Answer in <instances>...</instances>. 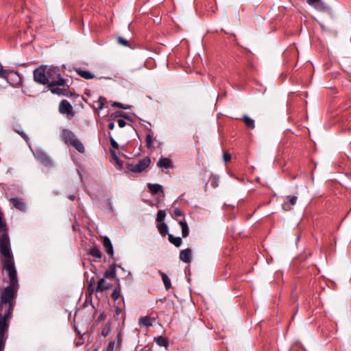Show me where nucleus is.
<instances>
[{"label": "nucleus", "instance_id": "1", "mask_svg": "<svg viewBox=\"0 0 351 351\" xmlns=\"http://www.w3.org/2000/svg\"><path fill=\"white\" fill-rule=\"evenodd\" d=\"M47 77L48 87L65 86V80L61 77L60 69L57 66H47Z\"/></svg>", "mask_w": 351, "mask_h": 351}, {"label": "nucleus", "instance_id": "2", "mask_svg": "<svg viewBox=\"0 0 351 351\" xmlns=\"http://www.w3.org/2000/svg\"><path fill=\"white\" fill-rule=\"evenodd\" d=\"M62 138L66 144H69L81 154L85 152V148L82 142L76 137L73 132L68 129L62 131Z\"/></svg>", "mask_w": 351, "mask_h": 351}, {"label": "nucleus", "instance_id": "3", "mask_svg": "<svg viewBox=\"0 0 351 351\" xmlns=\"http://www.w3.org/2000/svg\"><path fill=\"white\" fill-rule=\"evenodd\" d=\"M19 287H12L10 285L7 286L3 291L1 294V302L2 304H8L7 311H10L12 308V313L13 312L14 307V299L17 295V292Z\"/></svg>", "mask_w": 351, "mask_h": 351}, {"label": "nucleus", "instance_id": "4", "mask_svg": "<svg viewBox=\"0 0 351 351\" xmlns=\"http://www.w3.org/2000/svg\"><path fill=\"white\" fill-rule=\"evenodd\" d=\"M0 254L4 257L3 261H14V257L10 248V239L8 232L4 231L0 234Z\"/></svg>", "mask_w": 351, "mask_h": 351}, {"label": "nucleus", "instance_id": "5", "mask_svg": "<svg viewBox=\"0 0 351 351\" xmlns=\"http://www.w3.org/2000/svg\"><path fill=\"white\" fill-rule=\"evenodd\" d=\"M3 269L8 272L10 278L9 285L12 287H19V280L17 277L16 269L14 266V261H6L3 262Z\"/></svg>", "mask_w": 351, "mask_h": 351}, {"label": "nucleus", "instance_id": "6", "mask_svg": "<svg viewBox=\"0 0 351 351\" xmlns=\"http://www.w3.org/2000/svg\"><path fill=\"white\" fill-rule=\"evenodd\" d=\"M34 80L38 84L47 85L49 80L47 77V65H41L33 71Z\"/></svg>", "mask_w": 351, "mask_h": 351}, {"label": "nucleus", "instance_id": "7", "mask_svg": "<svg viewBox=\"0 0 351 351\" xmlns=\"http://www.w3.org/2000/svg\"><path fill=\"white\" fill-rule=\"evenodd\" d=\"M151 160L145 157L140 160L137 164L127 163L126 167L129 171L132 173H141L145 171L150 165Z\"/></svg>", "mask_w": 351, "mask_h": 351}, {"label": "nucleus", "instance_id": "8", "mask_svg": "<svg viewBox=\"0 0 351 351\" xmlns=\"http://www.w3.org/2000/svg\"><path fill=\"white\" fill-rule=\"evenodd\" d=\"M5 79L12 86H16L21 84V78L18 72L4 69V76L0 77Z\"/></svg>", "mask_w": 351, "mask_h": 351}, {"label": "nucleus", "instance_id": "9", "mask_svg": "<svg viewBox=\"0 0 351 351\" xmlns=\"http://www.w3.org/2000/svg\"><path fill=\"white\" fill-rule=\"evenodd\" d=\"M12 308L10 311H6L3 315L0 314V337H7L6 332L9 328V319L12 316Z\"/></svg>", "mask_w": 351, "mask_h": 351}, {"label": "nucleus", "instance_id": "10", "mask_svg": "<svg viewBox=\"0 0 351 351\" xmlns=\"http://www.w3.org/2000/svg\"><path fill=\"white\" fill-rule=\"evenodd\" d=\"M34 155L36 159L43 165L47 167H51L53 166L52 160L48 156V155L42 149H36V151L34 152Z\"/></svg>", "mask_w": 351, "mask_h": 351}, {"label": "nucleus", "instance_id": "11", "mask_svg": "<svg viewBox=\"0 0 351 351\" xmlns=\"http://www.w3.org/2000/svg\"><path fill=\"white\" fill-rule=\"evenodd\" d=\"M59 112L68 116H74L71 104L66 99L62 100L59 104Z\"/></svg>", "mask_w": 351, "mask_h": 351}, {"label": "nucleus", "instance_id": "12", "mask_svg": "<svg viewBox=\"0 0 351 351\" xmlns=\"http://www.w3.org/2000/svg\"><path fill=\"white\" fill-rule=\"evenodd\" d=\"M48 88L52 93L58 95H64V96H66V97H69L71 95V93L69 89V85H67L66 84H65V86H62V88L55 87V86L48 87Z\"/></svg>", "mask_w": 351, "mask_h": 351}, {"label": "nucleus", "instance_id": "13", "mask_svg": "<svg viewBox=\"0 0 351 351\" xmlns=\"http://www.w3.org/2000/svg\"><path fill=\"white\" fill-rule=\"evenodd\" d=\"M148 131H149V134H147L145 137L146 147L148 149H156V147H160V143L158 141H157L156 138H154L152 137V136L151 135V132H152L151 129H149Z\"/></svg>", "mask_w": 351, "mask_h": 351}, {"label": "nucleus", "instance_id": "14", "mask_svg": "<svg viewBox=\"0 0 351 351\" xmlns=\"http://www.w3.org/2000/svg\"><path fill=\"white\" fill-rule=\"evenodd\" d=\"M179 258L182 262L185 263H190L192 260L191 250L186 248L181 250L180 252Z\"/></svg>", "mask_w": 351, "mask_h": 351}, {"label": "nucleus", "instance_id": "15", "mask_svg": "<svg viewBox=\"0 0 351 351\" xmlns=\"http://www.w3.org/2000/svg\"><path fill=\"white\" fill-rule=\"evenodd\" d=\"M10 202L13 205V206L16 209L21 211L25 210L26 205L22 199L17 197H12L10 199Z\"/></svg>", "mask_w": 351, "mask_h": 351}, {"label": "nucleus", "instance_id": "16", "mask_svg": "<svg viewBox=\"0 0 351 351\" xmlns=\"http://www.w3.org/2000/svg\"><path fill=\"white\" fill-rule=\"evenodd\" d=\"M103 245L106 249V253L109 255L110 258L113 257L114 250L112 244L108 237H103Z\"/></svg>", "mask_w": 351, "mask_h": 351}, {"label": "nucleus", "instance_id": "17", "mask_svg": "<svg viewBox=\"0 0 351 351\" xmlns=\"http://www.w3.org/2000/svg\"><path fill=\"white\" fill-rule=\"evenodd\" d=\"M111 286L112 285L106 282L104 278H101L97 282L95 291L97 292H103L105 290L110 289Z\"/></svg>", "mask_w": 351, "mask_h": 351}, {"label": "nucleus", "instance_id": "18", "mask_svg": "<svg viewBox=\"0 0 351 351\" xmlns=\"http://www.w3.org/2000/svg\"><path fill=\"white\" fill-rule=\"evenodd\" d=\"M287 198L289 199V202H284L282 204L283 210L286 211L291 210L292 208V206L296 204L298 199V197L296 196H287Z\"/></svg>", "mask_w": 351, "mask_h": 351}, {"label": "nucleus", "instance_id": "19", "mask_svg": "<svg viewBox=\"0 0 351 351\" xmlns=\"http://www.w3.org/2000/svg\"><path fill=\"white\" fill-rule=\"evenodd\" d=\"M147 186L149 191V192L152 193V195H156L158 193H163V188L162 186L159 184H152L148 183L147 184Z\"/></svg>", "mask_w": 351, "mask_h": 351}, {"label": "nucleus", "instance_id": "20", "mask_svg": "<svg viewBox=\"0 0 351 351\" xmlns=\"http://www.w3.org/2000/svg\"><path fill=\"white\" fill-rule=\"evenodd\" d=\"M75 71L78 75L86 80H91L95 77V75L88 71L81 69H75Z\"/></svg>", "mask_w": 351, "mask_h": 351}, {"label": "nucleus", "instance_id": "21", "mask_svg": "<svg viewBox=\"0 0 351 351\" xmlns=\"http://www.w3.org/2000/svg\"><path fill=\"white\" fill-rule=\"evenodd\" d=\"M157 165L161 168L168 169L172 167V161L168 158H161Z\"/></svg>", "mask_w": 351, "mask_h": 351}, {"label": "nucleus", "instance_id": "22", "mask_svg": "<svg viewBox=\"0 0 351 351\" xmlns=\"http://www.w3.org/2000/svg\"><path fill=\"white\" fill-rule=\"evenodd\" d=\"M117 267L115 264H112L109 269L104 272V276L106 278H113L116 277V267Z\"/></svg>", "mask_w": 351, "mask_h": 351}, {"label": "nucleus", "instance_id": "23", "mask_svg": "<svg viewBox=\"0 0 351 351\" xmlns=\"http://www.w3.org/2000/svg\"><path fill=\"white\" fill-rule=\"evenodd\" d=\"M158 272H159L160 275L161 276V278H162V280L164 283L165 289L167 290H169L171 287V280L169 279V278L168 277V276L166 274L163 273L161 271H159Z\"/></svg>", "mask_w": 351, "mask_h": 351}, {"label": "nucleus", "instance_id": "24", "mask_svg": "<svg viewBox=\"0 0 351 351\" xmlns=\"http://www.w3.org/2000/svg\"><path fill=\"white\" fill-rule=\"evenodd\" d=\"M157 228L159 232V233L162 236L165 237L168 234L169 228L167 225L164 223H158L157 224Z\"/></svg>", "mask_w": 351, "mask_h": 351}, {"label": "nucleus", "instance_id": "25", "mask_svg": "<svg viewBox=\"0 0 351 351\" xmlns=\"http://www.w3.org/2000/svg\"><path fill=\"white\" fill-rule=\"evenodd\" d=\"M182 228V235L183 237H186L189 234V226L185 220L180 221L178 222Z\"/></svg>", "mask_w": 351, "mask_h": 351}, {"label": "nucleus", "instance_id": "26", "mask_svg": "<svg viewBox=\"0 0 351 351\" xmlns=\"http://www.w3.org/2000/svg\"><path fill=\"white\" fill-rule=\"evenodd\" d=\"M155 341L159 346L165 348L169 346V340L162 336H158L156 337Z\"/></svg>", "mask_w": 351, "mask_h": 351}, {"label": "nucleus", "instance_id": "27", "mask_svg": "<svg viewBox=\"0 0 351 351\" xmlns=\"http://www.w3.org/2000/svg\"><path fill=\"white\" fill-rule=\"evenodd\" d=\"M169 241L171 243L173 244L176 247H178L182 245V239L180 237H175L169 234L168 236Z\"/></svg>", "mask_w": 351, "mask_h": 351}, {"label": "nucleus", "instance_id": "28", "mask_svg": "<svg viewBox=\"0 0 351 351\" xmlns=\"http://www.w3.org/2000/svg\"><path fill=\"white\" fill-rule=\"evenodd\" d=\"M89 254L94 258L100 259L102 254L98 247H94L90 250Z\"/></svg>", "mask_w": 351, "mask_h": 351}, {"label": "nucleus", "instance_id": "29", "mask_svg": "<svg viewBox=\"0 0 351 351\" xmlns=\"http://www.w3.org/2000/svg\"><path fill=\"white\" fill-rule=\"evenodd\" d=\"M313 8L319 12H326L328 10V6L322 1V0H319Z\"/></svg>", "mask_w": 351, "mask_h": 351}, {"label": "nucleus", "instance_id": "30", "mask_svg": "<svg viewBox=\"0 0 351 351\" xmlns=\"http://www.w3.org/2000/svg\"><path fill=\"white\" fill-rule=\"evenodd\" d=\"M243 120L245 125L250 129H254L255 128L254 121L247 115H244Z\"/></svg>", "mask_w": 351, "mask_h": 351}, {"label": "nucleus", "instance_id": "31", "mask_svg": "<svg viewBox=\"0 0 351 351\" xmlns=\"http://www.w3.org/2000/svg\"><path fill=\"white\" fill-rule=\"evenodd\" d=\"M120 296H121V286H120V284L118 283L117 287H116L114 289V290L112 291L111 297L113 300L116 301L119 298Z\"/></svg>", "mask_w": 351, "mask_h": 351}, {"label": "nucleus", "instance_id": "32", "mask_svg": "<svg viewBox=\"0 0 351 351\" xmlns=\"http://www.w3.org/2000/svg\"><path fill=\"white\" fill-rule=\"evenodd\" d=\"M139 324L145 326L147 327L151 326L152 325V320L149 317H141L139 319Z\"/></svg>", "mask_w": 351, "mask_h": 351}, {"label": "nucleus", "instance_id": "33", "mask_svg": "<svg viewBox=\"0 0 351 351\" xmlns=\"http://www.w3.org/2000/svg\"><path fill=\"white\" fill-rule=\"evenodd\" d=\"M110 154L112 159L116 162V164L119 166V169H121L123 167V162L121 161L118 156L117 155L115 151L110 149Z\"/></svg>", "mask_w": 351, "mask_h": 351}, {"label": "nucleus", "instance_id": "34", "mask_svg": "<svg viewBox=\"0 0 351 351\" xmlns=\"http://www.w3.org/2000/svg\"><path fill=\"white\" fill-rule=\"evenodd\" d=\"M166 217V213L164 210H160L158 211L157 216H156V221L158 223H162L163 222L165 218Z\"/></svg>", "mask_w": 351, "mask_h": 351}, {"label": "nucleus", "instance_id": "35", "mask_svg": "<svg viewBox=\"0 0 351 351\" xmlns=\"http://www.w3.org/2000/svg\"><path fill=\"white\" fill-rule=\"evenodd\" d=\"M14 131L18 133L25 141H27L28 137L26 134L21 129V126L17 125L14 128Z\"/></svg>", "mask_w": 351, "mask_h": 351}, {"label": "nucleus", "instance_id": "36", "mask_svg": "<svg viewBox=\"0 0 351 351\" xmlns=\"http://www.w3.org/2000/svg\"><path fill=\"white\" fill-rule=\"evenodd\" d=\"M106 102V99L104 97H100L99 99L96 101V104L98 105L97 109L99 110L104 108L105 104Z\"/></svg>", "mask_w": 351, "mask_h": 351}, {"label": "nucleus", "instance_id": "37", "mask_svg": "<svg viewBox=\"0 0 351 351\" xmlns=\"http://www.w3.org/2000/svg\"><path fill=\"white\" fill-rule=\"evenodd\" d=\"M110 331H111L110 325L109 324H106L104 326V328L101 330V335L104 337H107L110 334Z\"/></svg>", "mask_w": 351, "mask_h": 351}, {"label": "nucleus", "instance_id": "38", "mask_svg": "<svg viewBox=\"0 0 351 351\" xmlns=\"http://www.w3.org/2000/svg\"><path fill=\"white\" fill-rule=\"evenodd\" d=\"M117 42L119 45L124 46V47H130V46L129 41L127 39H125L121 36L117 37Z\"/></svg>", "mask_w": 351, "mask_h": 351}, {"label": "nucleus", "instance_id": "39", "mask_svg": "<svg viewBox=\"0 0 351 351\" xmlns=\"http://www.w3.org/2000/svg\"><path fill=\"white\" fill-rule=\"evenodd\" d=\"M8 232V229L6 228V224L4 222L3 218L0 216V234L4 232Z\"/></svg>", "mask_w": 351, "mask_h": 351}, {"label": "nucleus", "instance_id": "40", "mask_svg": "<svg viewBox=\"0 0 351 351\" xmlns=\"http://www.w3.org/2000/svg\"><path fill=\"white\" fill-rule=\"evenodd\" d=\"M114 341H117V348H119L122 342V336L121 332L117 334Z\"/></svg>", "mask_w": 351, "mask_h": 351}, {"label": "nucleus", "instance_id": "41", "mask_svg": "<svg viewBox=\"0 0 351 351\" xmlns=\"http://www.w3.org/2000/svg\"><path fill=\"white\" fill-rule=\"evenodd\" d=\"M6 340L7 337H0V351L4 350Z\"/></svg>", "mask_w": 351, "mask_h": 351}, {"label": "nucleus", "instance_id": "42", "mask_svg": "<svg viewBox=\"0 0 351 351\" xmlns=\"http://www.w3.org/2000/svg\"><path fill=\"white\" fill-rule=\"evenodd\" d=\"M117 117H123L126 118V119L128 118V116H125L123 114V113L122 112H120V111H117L114 113L111 114V119H114V118H116Z\"/></svg>", "mask_w": 351, "mask_h": 351}, {"label": "nucleus", "instance_id": "43", "mask_svg": "<svg viewBox=\"0 0 351 351\" xmlns=\"http://www.w3.org/2000/svg\"><path fill=\"white\" fill-rule=\"evenodd\" d=\"M173 214L176 217L184 216V212L179 208H176L173 210Z\"/></svg>", "mask_w": 351, "mask_h": 351}, {"label": "nucleus", "instance_id": "44", "mask_svg": "<svg viewBox=\"0 0 351 351\" xmlns=\"http://www.w3.org/2000/svg\"><path fill=\"white\" fill-rule=\"evenodd\" d=\"M112 106L117 107V108H121V109H125V110L129 108V107L123 105L121 103L117 102V101H114L112 104Z\"/></svg>", "mask_w": 351, "mask_h": 351}, {"label": "nucleus", "instance_id": "45", "mask_svg": "<svg viewBox=\"0 0 351 351\" xmlns=\"http://www.w3.org/2000/svg\"><path fill=\"white\" fill-rule=\"evenodd\" d=\"M232 156L229 152H224L223 154V161L227 162H230L231 160Z\"/></svg>", "mask_w": 351, "mask_h": 351}, {"label": "nucleus", "instance_id": "46", "mask_svg": "<svg viewBox=\"0 0 351 351\" xmlns=\"http://www.w3.org/2000/svg\"><path fill=\"white\" fill-rule=\"evenodd\" d=\"M110 145L112 146V148H114L115 149H119V146L118 143L116 142V141L112 137L110 138Z\"/></svg>", "mask_w": 351, "mask_h": 351}, {"label": "nucleus", "instance_id": "47", "mask_svg": "<svg viewBox=\"0 0 351 351\" xmlns=\"http://www.w3.org/2000/svg\"><path fill=\"white\" fill-rule=\"evenodd\" d=\"M115 346V341H112L108 343V347L106 348V351H113Z\"/></svg>", "mask_w": 351, "mask_h": 351}, {"label": "nucleus", "instance_id": "48", "mask_svg": "<svg viewBox=\"0 0 351 351\" xmlns=\"http://www.w3.org/2000/svg\"><path fill=\"white\" fill-rule=\"evenodd\" d=\"M117 123L120 128H123L126 125V122L123 119H119L117 120Z\"/></svg>", "mask_w": 351, "mask_h": 351}, {"label": "nucleus", "instance_id": "49", "mask_svg": "<svg viewBox=\"0 0 351 351\" xmlns=\"http://www.w3.org/2000/svg\"><path fill=\"white\" fill-rule=\"evenodd\" d=\"M319 0H307V3L309 5L313 7Z\"/></svg>", "mask_w": 351, "mask_h": 351}, {"label": "nucleus", "instance_id": "50", "mask_svg": "<svg viewBox=\"0 0 351 351\" xmlns=\"http://www.w3.org/2000/svg\"><path fill=\"white\" fill-rule=\"evenodd\" d=\"M4 76V69L2 64L0 63V77Z\"/></svg>", "mask_w": 351, "mask_h": 351}, {"label": "nucleus", "instance_id": "51", "mask_svg": "<svg viewBox=\"0 0 351 351\" xmlns=\"http://www.w3.org/2000/svg\"><path fill=\"white\" fill-rule=\"evenodd\" d=\"M108 126V129L110 130H112L114 128V124L113 122L109 123Z\"/></svg>", "mask_w": 351, "mask_h": 351}, {"label": "nucleus", "instance_id": "52", "mask_svg": "<svg viewBox=\"0 0 351 351\" xmlns=\"http://www.w3.org/2000/svg\"><path fill=\"white\" fill-rule=\"evenodd\" d=\"M69 198L71 200H74L75 199V196L74 195H71L69 196Z\"/></svg>", "mask_w": 351, "mask_h": 351}, {"label": "nucleus", "instance_id": "53", "mask_svg": "<svg viewBox=\"0 0 351 351\" xmlns=\"http://www.w3.org/2000/svg\"><path fill=\"white\" fill-rule=\"evenodd\" d=\"M120 311H121V310H120V309H119L118 308L116 309L117 313L120 312Z\"/></svg>", "mask_w": 351, "mask_h": 351}]
</instances>
